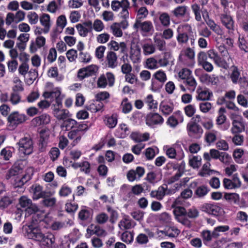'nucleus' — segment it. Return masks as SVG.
I'll list each match as a JSON object with an SVG mask.
<instances>
[{
  "instance_id": "9d476101",
  "label": "nucleus",
  "mask_w": 248,
  "mask_h": 248,
  "mask_svg": "<svg viewBox=\"0 0 248 248\" xmlns=\"http://www.w3.org/2000/svg\"><path fill=\"white\" fill-rule=\"evenodd\" d=\"M156 233L157 234V237L159 238H163L165 236L175 238L179 235L180 231L176 227L173 226L166 228L164 231H160L157 229Z\"/></svg>"
},
{
  "instance_id": "de8ad7c7",
  "label": "nucleus",
  "mask_w": 248,
  "mask_h": 248,
  "mask_svg": "<svg viewBox=\"0 0 248 248\" xmlns=\"http://www.w3.org/2000/svg\"><path fill=\"white\" fill-rule=\"evenodd\" d=\"M148 15V11L145 7H140L137 13L136 21H141L145 18Z\"/></svg>"
},
{
  "instance_id": "c85d7f7f",
  "label": "nucleus",
  "mask_w": 248,
  "mask_h": 248,
  "mask_svg": "<svg viewBox=\"0 0 248 248\" xmlns=\"http://www.w3.org/2000/svg\"><path fill=\"white\" fill-rule=\"evenodd\" d=\"M130 58L133 63L139 62L140 60V49L136 46L135 48L131 47Z\"/></svg>"
},
{
  "instance_id": "f8f14e48",
  "label": "nucleus",
  "mask_w": 248,
  "mask_h": 248,
  "mask_svg": "<svg viewBox=\"0 0 248 248\" xmlns=\"http://www.w3.org/2000/svg\"><path fill=\"white\" fill-rule=\"evenodd\" d=\"M50 134L48 130L42 129L39 132L38 148L40 152L45 151L47 146Z\"/></svg>"
},
{
  "instance_id": "052dcab7",
  "label": "nucleus",
  "mask_w": 248,
  "mask_h": 248,
  "mask_svg": "<svg viewBox=\"0 0 248 248\" xmlns=\"http://www.w3.org/2000/svg\"><path fill=\"white\" fill-rule=\"evenodd\" d=\"M76 27L78 31L79 34L81 36L86 37L87 36L88 33L91 31L90 30H88L81 24L76 25Z\"/></svg>"
},
{
  "instance_id": "e2e57ef3",
  "label": "nucleus",
  "mask_w": 248,
  "mask_h": 248,
  "mask_svg": "<svg viewBox=\"0 0 248 248\" xmlns=\"http://www.w3.org/2000/svg\"><path fill=\"white\" fill-rule=\"evenodd\" d=\"M40 21L41 24L45 26V28H49L50 24V16L49 15L46 14H44L40 18Z\"/></svg>"
},
{
  "instance_id": "e433bc0d",
  "label": "nucleus",
  "mask_w": 248,
  "mask_h": 248,
  "mask_svg": "<svg viewBox=\"0 0 248 248\" xmlns=\"http://www.w3.org/2000/svg\"><path fill=\"white\" fill-rule=\"evenodd\" d=\"M133 232L125 231L121 235V240L126 244L131 243L134 240Z\"/></svg>"
},
{
  "instance_id": "2eb2a0df",
  "label": "nucleus",
  "mask_w": 248,
  "mask_h": 248,
  "mask_svg": "<svg viewBox=\"0 0 248 248\" xmlns=\"http://www.w3.org/2000/svg\"><path fill=\"white\" fill-rule=\"evenodd\" d=\"M51 118L49 115L43 113L34 118L31 121V124L34 126H39L48 124L50 122Z\"/></svg>"
},
{
  "instance_id": "8fccbe9b",
  "label": "nucleus",
  "mask_w": 248,
  "mask_h": 248,
  "mask_svg": "<svg viewBox=\"0 0 248 248\" xmlns=\"http://www.w3.org/2000/svg\"><path fill=\"white\" fill-rule=\"evenodd\" d=\"M224 198L228 201H232L234 203H237L239 200V195L236 193H225Z\"/></svg>"
},
{
  "instance_id": "49530a36",
  "label": "nucleus",
  "mask_w": 248,
  "mask_h": 248,
  "mask_svg": "<svg viewBox=\"0 0 248 248\" xmlns=\"http://www.w3.org/2000/svg\"><path fill=\"white\" fill-rule=\"evenodd\" d=\"M161 24L164 27H168L170 25V16L167 13H162L159 17Z\"/></svg>"
},
{
  "instance_id": "ddd939ff",
  "label": "nucleus",
  "mask_w": 248,
  "mask_h": 248,
  "mask_svg": "<svg viewBox=\"0 0 248 248\" xmlns=\"http://www.w3.org/2000/svg\"><path fill=\"white\" fill-rule=\"evenodd\" d=\"M183 121L184 117L182 112L177 110L168 118L166 124L170 127L174 128L179 123H182Z\"/></svg>"
},
{
  "instance_id": "a19ab883",
  "label": "nucleus",
  "mask_w": 248,
  "mask_h": 248,
  "mask_svg": "<svg viewBox=\"0 0 248 248\" xmlns=\"http://www.w3.org/2000/svg\"><path fill=\"white\" fill-rule=\"evenodd\" d=\"M86 72L87 77H92L96 76V74L98 70V67L96 65L92 64L84 67Z\"/></svg>"
},
{
  "instance_id": "a211bd4d",
  "label": "nucleus",
  "mask_w": 248,
  "mask_h": 248,
  "mask_svg": "<svg viewBox=\"0 0 248 248\" xmlns=\"http://www.w3.org/2000/svg\"><path fill=\"white\" fill-rule=\"evenodd\" d=\"M53 114L58 120H62L63 122L71 116L68 109L62 108H55Z\"/></svg>"
},
{
  "instance_id": "20e7f679",
  "label": "nucleus",
  "mask_w": 248,
  "mask_h": 248,
  "mask_svg": "<svg viewBox=\"0 0 248 248\" xmlns=\"http://www.w3.org/2000/svg\"><path fill=\"white\" fill-rule=\"evenodd\" d=\"M27 119V116L25 114L20 113L18 111H14L9 114L7 121L9 126L15 128L25 123Z\"/></svg>"
},
{
  "instance_id": "a878e982",
  "label": "nucleus",
  "mask_w": 248,
  "mask_h": 248,
  "mask_svg": "<svg viewBox=\"0 0 248 248\" xmlns=\"http://www.w3.org/2000/svg\"><path fill=\"white\" fill-rule=\"evenodd\" d=\"M166 187L165 184L160 186L158 187L156 190H152L150 195L151 197L156 199L159 201L163 200L165 196V191Z\"/></svg>"
},
{
  "instance_id": "3c124183",
  "label": "nucleus",
  "mask_w": 248,
  "mask_h": 248,
  "mask_svg": "<svg viewBox=\"0 0 248 248\" xmlns=\"http://www.w3.org/2000/svg\"><path fill=\"white\" fill-rule=\"evenodd\" d=\"M143 191V188L140 185H136L131 188V191L128 193V197L130 198L132 194L139 195Z\"/></svg>"
},
{
  "instance_id": "864d4df0",
  "label": "nucleus",
  "mask_w": 248,
  "mask_h": 248,
  "mask_svg": "<svg viewBox=\"0 0 248 248\" xmlns=\"http://www.w3.org/2000/svg\"><path fill=\"white\" fill-rule=\"evenodd\" d=\"M210 166L211 164L209 162H207L204 164L201 170L199 172V175L202 177H204L206 175H210V172L212 171L209 169Z\"/></svg>"
},
{
  "instance_id": "b1692460",
  "label": "nucleus",
  "mask_w": 248,
  "mask_h": 248,
  "mask_svg": "<svg viewBox=\"0 0 248 248\" xmlns=\"http://www.w3.org/2000/svg\"><path fill=\"white\" fill-rule=\"evenodd\" d=\"M226 116L224 114L218 115L216 119V124L221 130H226L230 126V123L226 122Z\"/></svg>"
},
{
  "instance_id": "774afa93",
  "label": "nucleus",
  "mask_w": 248,
  "mask_h": 248,
  "mask_svg": "<svg viewBox=\"0 0 248 248\" xmlns=\"http://www.w3.org/2000/svg\"><path fill=\"white\" fill-rule=\"evenodd\" d=\"M12 203V200L8 196H4L0 200V207L3 208H7Z\"/></svg>"
},
{
  "instance_id": "0e129e2a",
  "label": "nucleus",
  "mask_w": 248,
  "mask_h": 248,
  "mask_svg": "<svg viewBox=\"0 0 248 248\" xmlns=\"http://www.w3.org/2000/svg\"><path fill=\"white\" fill-rule=\"evenodd\" d=\"M202 16L210 29L217 24L213 19L209 18L208 13L206 11L202 13Z\"/></svg>"
},
{
  "instance_id": "7c9ffc66",
  "label": "nucleus",
  "mask_w": 248,
  "mask_h": 248,
  "mask_svg": "<svg viewBox=\"0 0 248 248\" xmlns=\"http://www.w3.org/2000/svg\"><path fill=\"white\" fill-rule=\"evenodd\" d=\"M33 188V200H38L39 198H43L45 196V192L43 191V187L39 185L32 186Z\"/></svg>"
},
{
  "instance_id": "338daca9",
  "label": "nucleus",
  "mask_w": 248,
  "mask_h": 248,
  "mask_svg": "<svg viewBox=\"0 0 248 248\" xmlns=\"http://www.w3.org/2000/svg\"><path fill=\"white\" fill-rule=\"evenodd\" d=\"M78 208V204L76 203L67 202L65 204V210L69 213H74Z\"/></svg>"
},
{
  "instance_id": "6ab92c4d",
  "label": "nucleus",
  "mask_w": 248,
  "mask_h": 248,
  "mask_svg": "<svg viewBox=\"0 0 248 248\" xmlns=\"http://www.w3.org/2000/svg\"><path fill=\"white\" fill-rule=\"evenodd\" d=\"M106 64L109 68H115L117 66V56L116 53L112 51L108 52L106 59Z\"/></svg>"
},
{
  "instance_id": "4c0bfd02",
  "label": "nucleus",
  "mask_w": 248,
  "mask_h": 248,
  "mask_svg": "<svg viewBox=\"0 0 248 248\" xmlns=\"http://www.w3.org/2000/svg\"><path fill=\"white\" fill-rule=\"evenodd\" d=\"M143 54L145 55H148L154 53L155 48V46L150 43H145L142 46Z\"/></svg>"
},
{
  "instance_id": "4d7b16f0",
  "label": "nucleus",
  "mask_w": 248,
  "mask_h": 248,
  "mask_svg": "<svg viewBox=\"0 0 248 248\" xmlns=\"http://www.w3.org/2000/svg\"><path fill=\"white\" fill-rule=\"evenodd\" d=\"M238 46L240 49L245 52H248V41L243 37L238 39Z\"/></svg>"
},
{
  "instance_id": "aec40b11",
  "label": "nucleus",
  "mask_w": 248,
  "mask_h": 248,
  "mask_svg": "<svg viewBox=\"0 0 248 248\" xmlns=\"http://www.w3.org/2000/svg\"><path fill=\"white\" fill-rule=\"evenodd\" d=\"M197 93H198L197 99L199 100H209L211 97L213 96L212 92L206 88H202L199 87L197 89Z\"/></svg>"
},
{
  "instance_id": "c9c22d12",
  "label": "nucleus",
  "mask_w": 248,
  "mask_h": 248,
  "mask_svg": "<svg viewBox=\"0 0 248 248\" xmlns=\"http://www.w3.org/2000/svg\"><path fill=\"white\" fill-rule=\"evenodd\" d=\"M181 155H177L176 150L173 147H170L166 151V155L170 158H174L177 155V159H181L184 156V154L183 150H181Z\"/></svg>"
},
{
  "instance_id": "393cba45",
  "label": "nucleus",
  "mask_w": 248,
  "mask_h": 248,
  "mask_svg": "<svg viewBox=\"0 0 248 248\" xmlns=\"http://www.w3.org/2000/svg\"><path fill=\"white\" fill-rule=\"evenodd\" d=\"M194 56L195 54L193 50L190 47H188L184 51V54L181 56V58L186 60L187 59L189 61V62H185V64L189 66H192L194 63Z\"/></svg>"
},
{
  "instance_id": "37998d69",
  "label": "nucleus",
  "mask_w": 248,
  "mask_h": 248,
  "mask_svg": "<svg viewBox=\"0 0 248 248\" xmlns=\"http://www.w3.org/2000/svg\"><path fill=\"white\" fill-rule=\"evenodd\" d=\"M191 8L192 12L194 13L195 15V18L197 21H200L202 20V17L201 15V10L200 6L197 3H194L191 5Z\"/></svg>"
},
{
  "instance_id": "6e6552de",
  "label": "nucleus",
  "mask_w": 248,
  "mask_h": 248,
  "mask_svg": "<svg viewBox=\"0 0 248 248\" xmlns=\"http://www.w3.org/2000/svg\"><path fill=\"white\" fill-rule=\"evenodd\" d=\"M222 25L228 30L230 35L233 34L235 30V21L229 13H223L219 15Z\"/></svg>"
},
{
  "instance_id": "f3484780",
  "label": "nucleus",
  "mask_w": 248,
  "mask_h": 248,
  "mask_svg": "<svg viewBox=\"0 0 248 248\" xmlns=\"http://www.w3.org/2000/svg\"><path fill=\"white\" fill-rule=\"evenodd\" d=\"M104 107V104L102 102L99 100H91L88 102L85 108L88 110L93 113L102 111Z\"/></svg>"
},
{
  "instance_id": "9b49d317",
  "label": "nucleus",
  "mask_w": 248,
  "mask_h": 248,
  "mask_svg": "<svg viewBox=\"0 0 248 248\" xmlns=\"http://www.w3.org/2000/svg\"><path fill=\"white\" fill-rule=\"evenodd\" d=\"M164 120L161 115L158 113L150 112L146 117V124L149 126L155 125H161L163 124Z\"/></svg>"
},
{
  "instance_id": "0eeeda50",
  "label": "nucleus",
  "mask_w": 248,
  "mask_h": 248,
  "mask_svg": "<svg viewBox=\"0 0 248 248\" xmlns=\"http://www.w3.org/2000/svg\"><path fill=\"white\" fill-rule=\"evenodd\" d=\"M17 145L19 152L25 155H29L33 152V141L30 137L20 139Z\"/></svg>"
},
{
  "instance_id": "58836bf2",
  "label": "nucleus",
  "mask_w": 248,
  "mask_h": 248,
  "mask_svg": "<svg viewBox=\"0 0 248 248\" xmlns=\"http://www.w3.org/2000/svg\"><path fill=\"white\" fill-rule=\"evenodd\" d=\"M123 7L120 12L121 16L124 19H127L129 18V12L128 8L129 7V2L128 0H123Z\"/></svg>"
},
{
  "instance_id": "603ef678",
  "label": "nucleus",
  "mask_w": 248,
  "mask_h": 248,
  "mask_svg": "<svg viewBox=\"0 0 248 248\" xmlns=\"http://www.w3.org/2000/svg\"><path fill=\"white\" fill-rule=\"evenodd\" d=\"M32 201L26 196H21L19 199V204L22 208L25 209L31 205Z\"/></svg>"
},
{
  "instance_id": "09e8293b",
  "label": "nucleus",
  "mask_w": 248,
  "mask_h": 248,
  "mask_svg": "<svg viewBox=\"0 0 248 248\" xmlns=\"http://www.w3.org/2000/svg\"><path fill=\"white\" fill-rule=\"evenodd\" d=\"M216 133H217L216 131L206 132L205 134V141L209 144L214 142L217 140Z\"/></svg>"
},
{
  "instance_id": "5fc2aeb1",
  "label": "nucleus",
  "mask_w": 248,
  "mask_h": 248,
  "mask_svg": "<svg viewBox=\"0 0 248 248\" xmlns=\"http://www.w3.org/2000/svg\"><path fill=\"white\" fill-rule=\"evenodd\" d=\"M72 193V189L66 184L62 186L59 190V194L61 197H67Z\"/></svg>"
},
{
  "instance_id": "423d86ee",
  "label": "nucleus",
  "mask_w": 248,
  "mask_h": 248,
  "mask_svg": "<svg viewBox=\"0 0 248 248\" xmlns=\"http://www.w3.org/2000/svg\"><path fill=\"white\" fill-rule=\"evenodd\" d=\"M179 77L185 80L184 83L189 87V89L194 91L197 85V82L195 79L192 75V72L187 68H183L178 73Z\"/></svg>"
},
{
  "instance_id": "ea45409f",
  "label": "nucleus",
  "mask_w": 248,
  "mask_h": 248,
  "mask_svg": "<svg viewBox=\"0 0 248 248\" xmlns=\"http://www.w3.org/2000/svg\"><path fill=\"white\" fill-rule=\"evenodd\" d=\"M202 158L200 156H193L189 160V165L193 169L198 168L201 165Z\"/></svg>"
},
{
  "instance_id": "f704fd0d",
  "label": "nucleus",
  "mask_w": 248,
  "mask_h": 248,
  "mask_svg": "<svg viewBox=\"0 0 248 248\" xmlns=\"http://www.w3.org/2000/svg\"><path fill=\"white\" fill-rule=\"evenodd\" d=\"M229 230L230 227L228 225L218 226L214 228L213 231V238H218L220 232H225Z\"/></svg>"
},
{
  "instance_id": "13d9d810",
  "label": "nucleus",
  "mask_w": 248,
  "mask_h": 248,
  "mask_svg": "<svg viewBox=\"0 0 248 248\" xmlns=\"http://www.w3.org/2000/svg\"><path fill=\"white\" fill-rule=\"evenodd\" d=\"M110 29L112 30L113 34L116 37H121L123 35L122 31L121 28L119 26L118 23H115L110 26Z\"/></svg>"
},
{
  "instance_id": "dca6fc26",
  "label": "nucleus",
  "mask_w": 248,
  "mask_h": 248,
  "mask_svg": "<svg viewBox=\"0 0 248 248\" xmlns=\"http://www.w3.org/2000/svg\"><path fill=\"white\" fill-rule=\"evenodd\" d=\"M46 44V38L43 36H39L36 38L35 41L32 40L30 46V52L31 53L36 52L38 48L44 46Z\"/></svg>"
},
{
  "instance_id": "f257e3e1",
  "label": "nucleus",
  "mask_w": 248,
  "mask_h": 248,
  "mask_svg": "<svg viewBox=\"0 0 248 248\" xmlns=\"http://www.w3.org/2000/svg\"><path fill=\"white\" fill-rule=\"evenodd\" d=\"M62 128L68 131L67 136L70 140H74L73 143H78L81 139L80 132L87 131L89 127L85 122H78L76 120L68 117L62 122L61 125Z\"/></svg>"
},
{
  "instance_id": "a18cd8bd",
  "label": "nucleus",
  "mask_w": 248,
  "mask_h": 248,
  "mask_svg": "<svg viewBox=\"0 0 248 248\" xmlns=\"http://www.w3.org/2000/svg\"><path fill=\"white\" fill-rule=\"evenodd\" d=\"M118 117L117 114H113L107 120L106 125L110 128H114L117 124Z\"/></svg>"
},
{
  "instance_id": "7ed1b4c3",
  "label": "nucleus",
  "mask_w": 248,
  "mask_h": 248,
  "mask_svg": "<svg viewBox=\"0 0 248 248\" xmlns=\"http://www.w3.org/2000/svg\"><path fill=\"white\" fill-rule=\"evenodd\" d=\"M200 209L202 212L216 217L221 216L225 213L220 203L217 202L204 203Z\"/></svg>"
},
{
  "instance_id": "473e14b6",
  "label": "nucleus",
  "mask_w": 248,
  "mask_h": 248,
  "mask_svg": "<svg viewBox=\"0 0 248 248\" xmlns=\"http://www.w3.org/2000/svg\"><path fill=\"white\" fill-rule=\"evenodd\" d=\"M93 225L92 224L90 227L93 229L92 230H90L89 229H87L88 233H90L91 235L95 234L98 236H102L104 235L106 233V231L102 229L98 225H95L93 228Z\"/></svg>"
},
{
  "instance_id": "c756f323",
  "label": "nucleus",
  "mask_w": 248,
  "mask_h": 248,
  "mask_svg": "<svg viewBox=\"0 0 248 248\" xmlns=\"http://www.w3.org/2000/svg\"><path fill=\"white\" fill-rule=\"evenodd\" d=\"M232 126L231 131L233 134H238L244 130L245 126L242 122L237 120H233L232 123Z\"/></svg>"
},
{
  "instance_id": "680f3d73",
  "label": "nucleus",
  "mask_w": 248,
  "mask_h": 248,
  "mask_svg": "<svg viewBox=\"0 0 248 248\" xmlns=\"http://www.w3.org/2000/svg\"><path fill=\"white\" fill-rule=\"evenodd\" d=\"M92 59V57L88 52H80L79 53V60L84 63L89 62Z\"/></svg>"
},
{
  "instance_id": "bf43d9fd",
  "label": "nucleus",
  "mask_w": 248,
  "mask_h": 248,
  "mask_svg": "<svg viewBox=\"0 0 248 248\" xmlns=\"http://www.w3.org/2000/svg\"><path fill=\"white\" fill-rule=\"evenodd\" d=\"M196 108L193 105H188L184 108L186 115L188 117H192L196 112Z\"/></svg>"
},
{
  "instance_id": "4be33fe9",
  "label": "nucleus",
  "mask_w": 248,
  "mask_h": 248,
  "mask_svg": "<svg viewBox=\"0 0 248 248\" xmlns=\"http://www.w3.org/2000/svg\"><path fill=\"white\" fill-rule=\"evenodd\" d=\"M173 103L167 101H162L159 105V110L165 116L169 115L173 110Z\"/></svg>"
},
{
  "instance_id": "6e6d98bb",
  "label": "nucleus",
  "mask_w": 248,
  "mask_h": 248,
  "mask_svg": "<svg viewBox=\"0 0 248 248\" xmlns=\"http://www.w3.org/2000/svg\"><path fill=\"white\" fill-rule=\"evenodd\" d=\"M214 61L215 64L219 67L225 69H227L229 68V64L227 62L219 56L216 58Z\"/></svg>"
},
{
  "instance_id": "bb28decb",
  "label": "nucleus",
  "mask_w": 248,
  "mask_h": 248,
  "mask_svg": "<svg viewBox=\"0 0 248 248\" xmlns=\"http://www.w3.org/2000/svg\"><path fill=\"white\" fill-rule=\"evenodd\" d=\"M134 27L137 28L140 27L142 31L146 33L150 32L153 28L152 22L148 21L143 22L136 21Z\"/></svg>"
},
{
  "instance_id": "f03ea898",
  "label": "nucleus",
  "mask_w": 248,
  "mask_h": 248,
  "mask_svg": "<svg viewBox=\"0 0 248 248\" xmlns=\"http://www.w3.org/2000/svg\"><path fill=\"white\" fill-rule=\"evenodd\" d=\"M25 237L40 242V245L48 248H52L55 238L51 233H43L37 227L32 225L24 226L23 228Z\"/></svg>"
},
{
  "instance_id": "79ce46f5",
  "label": "nucleus",
  "mask_w": 248,
  "mask_h": 248,
  "mask_svg": "<svg viewBox=\"0 0 248 248\" xmlns=\"http://www.w3.org/2000/svg\"><path fill=\"white\" fill-rule=\"evenodd\" d=\"M201 236L203 243L207 245V243L211 241L212 238H213V232H211L209 230H203L201 233Z\"/></svg>"
},
{
  "instance_id": "72a5a7b5",
  "label": "nucleus",
  "mask_w": 248,
  "mask_h": 248,
  "mask_svg": "<svg viewBox=\"0 0 248 248\" xmlns=\"http://www.w3.org/2000/svg\"><path fill=\"white\" fill-rule=\"evenodd\" d=\"M187 6L185 5L178 6L171 11V13L176 17H182L186 15L187 11Z\"/></svg>"
},
{
  "instance_id": "c03bdc74",
  "label": "nucleus",
  "mask_w": 248,
  "mask_h": 248,
  "mask_svg": "<svg viewBox=\"0 0 248 248\" xmlns=\"http://www.w3.org/2000/svg\"><path fill=\"white\" fill-rule=\"evenodd\" d=\"M149 242L148 236L146 234L140 233L136 238L135 243L139 245H143Z\"/></svg>"
},
{
  "instance_id": "412c9836",
  "label": "nucleus",
  "mask_w": 248,
  "mask_h": 248,
  "mask_svg": "<svg viewBox=\"0 0 248 248\" xmlns=\"http://www.w3.org/2000/svg\"><path fill=\"white\" fill-rule=\"evenodd\" d=\"M108 45L109 47L111 50L118 51L120 49V52L122 53L125 54L127 52V48L126 44L123 42L119 44L115 41L111 40L108 44Z\"/></svg>"
},
{
  "instance_id": "cd10ccee",
  "label": "nucleus",
  "mask_w": 248,
  "mask_h": 248,
  "mask_svg": "<svg viewBox=\"0 0 248 248\" xmlns=\"http://www.w3.org/2000/svg\"><path fill=\"white\" fill-rule=\"evenodd\" d=\"M93 212L92 210L83 209L78 213L79 218L84 221L90 222L92 219Z\"/></svg>"
},
{
  "instance_id": "4468645a",
  "label": "nucleus",
  "mask_w": 248,
  "mask_h": 248,
  "mask_svg": "<svg viewBox=\"0 0 248 248\" xmlns=\"http://www.w3.org/2000/svg\"><path fill=\"white\" fill-rule=\"evenodd\" d=\"M24 165L22 160L16 161L6 174V179H9L11 177L17 175L24 169Z\"/></svg>"
},
{
  "instance_id": "69168bd1",
  "label": "nucleus",
  "mask_w": 248,
  "mask_h": 248,
  "mask_svg": "<svg viewBox=\"0 0 248 248\" xmlns=\"http://www.w3.org/2000/svg\"><path fill=\"white\" fill-rule=\"evenodd\" d=\"M154 77L155 78L162 83L165 82L167 80V77L164 72L161 70L155 72Z\"/></svg>"
},
{
  "instance_id": "39448f33",
  "label": "nucleus",
  "mask_w": 248,
  "mask_h": 248,
  "mask_svg": "<svg viewBox=\"0 0 248 248\" xmlns=\"http://www.w3.org/2000/svg\"><path fill=\"white\" fill-rule=\"evenodd\" d=\"M230 78L234 84H239L242 86H248V82L245 77H241V70L238 66L233 65L230 67Z\"/></svg>"
},
{
  "instance_id": "2f4dec72",
  "label": "nucleus",
  "mask_w": 248,
  "mask_h": 248,
  "mask_svg": "<svg viewBox=\"0 0 248 248\" xmlns=\"http://www.w3.org/2000/svg\"><path fill=\"white\" fill-rule=\"evenodd\" d=\"M144 102L147 104L149 109H155L157 108V102L154 99L153 95L151 94L146 96L144 99Z\"/></svg>"
},
{
  "instance_id": "1a4fd4ad",
  "label": "nucleus",
  "mask_w": 248,
  "mask_h": 248,
  "mask_svg": "<svg viewBox=\"0 0 248 248\" xmlns=\"http://www.w3.org/2000/svg\"><path fill=\"white\" fill-rule=\"evenodd\" d=\"M187 130L188 135L194 139H199L203 133L202 127L195 122L188 123L187 125Z\"/></svg>"
},
{
  "instance_id": "5701e85b",
  "label": "nucleus",
  "mask_w": 248,
  "mask_h": 248,
  "mask_svg": "<svg viewBox=\"0 0 248 248\" xmlns=\"http://www.w3.org/2000/svg\"><path fill=\"white\" fill-rule=\"evenodd\" d=\"M210 188L206 185H202L196 187L194 191V197L202 199L204 198L210 192Z\"/></svg>"
}]
</instances>
